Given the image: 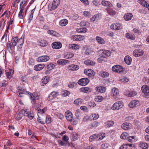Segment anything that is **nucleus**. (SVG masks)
Segmentation results:
<instances>
[{"label": "nucleus", "mask_w": 149, "mask_h": 149, "mask_svg": "<svg viewBox=\"0 0 149 149\" xmlns=\"http://www.w3.org/2000/svg\"><path fill=\"white\" fill-rule=\"evenodd\" d=\"M30 92L26 91L23 88H21L20 89H19V95L21 94H30V99L33 102V103L35 102L34 100L39 99V96L37 92H34L31 94H30Z\"/></svg>", "instance_id": "nucleus-1"}, {"label": "nucleus", "mask_w": 149, "mask_h": 149, "mask_svg": "<svg viewBox=\"0 0 149 149\" xmlns=\"http://www.w3.org/2000/svg\"><path fill=\"white\" fill-rule=\"evenodd\" d=\"M60 3V0H54L52 4L49 5V10H52L56 9L59 5Z\"/></svg>", "instance_id": "nucleus-2"}, {"label": "nucleus", "mask_w": 149, "mask_h": 149, "mask_svg": "<svg viewBox=\"0 0 149 149\" xmlns=\"http://www.w3.org/2000/svg\"><path fill=\"white\" fill-rule=\"evenodd\" d=\"M141 89L144 94V96L147 98H149V87L147 85L142 86Z\"/></svg>", "instance_id": "nucleus-3"}, {"label": "nucleus", "mask_w": 149, "mask_h": 149, "mask_svg": "<svg viewBox=\"0 0 149 149\" xmlns=\"http://www.w3.org/2000/svg\"><path fill=\"white\" fill-rule=\"evenodd\" d=\"M123 105V104L122 102L118 101L113 104L111 107V109L114 110H118L122 108Z\"/></svg>", "instance_id": "nucleus-4"}, {"label": "nucleus", "mask_w": 149, "mask_h": 149, "mask_svg": "<svg viewBox=\"0 0 149 149\" xmlns=\"http://www.w3.org/2000/svg\"><path fill=\"white\" fill-rule=\"evenodd\" d=\"M112 70L113 72H115L120 73L123 71V68L120 65H116L112 67Z\"/></svg>", "instance_id": "nucleus-5"}, {"label": "nucleus", "mask_w": 149, "mask_h": 149, "mask_svg": "<svg viewBox=\"0 0 149 149\" xmlns=\"http://www.w3.org/2000/svg\"><path fill=\"white\" fill-rule=\"evenodd\" d=\"M111 95L114 99H116L119 96V91L118 89L113 88L111 90Z\"/></svg>", "instance_id": "nucleus-6"}, {"label": "nucleus", "mask_w": 149, "mask_h": 149, "mask_svg": "<svg viewBox=\"0 0 149 149\" xmlns=\"http://www.w3.org/2000/svg\"><path fill=\"white\" fill-rule=\"evenodd\" d=\"M144 51L140 49H136L133 52V55L135 57H139L143 55Z\"/></svg>", "instance_id": "nucleus-7"}, {"label": "nucleus", "mask_w": 149, "mask_h": 149, "mask_svg": "<svg viewBox=\"0 0 149 149\" xmlns=\"http://www.w3.org/2000/svg\"><path fill=\"white\" fill-rule=\"evenodd\" d=\"M49 57L47 55L40 56L36 59L37 61L39 62H46L49 60Z\"/></svg>", "instance_id": "nucleus-8"}, {"label": "nucleus", "mask_w": 149, "mask_h": 149, "mask_svg": "<svg viewBox=\"0 0 149 149\" xmlns=\"http://www.w3.org/2000/svg\"><path fill=\"white\" fill-rule=\"evenodd\" d=\"M89 81L88 79L84 78L79 79L78 82V84L81 85L86 86L89 82Z\"/></svg>", "instance_id": "nucleus-9"}, {"label": "nucleus", "mask_w": 149, "mask_h": 149, "mask_svg": "<svg viewBox=\"0 0 149 149\" xmlns=\"http://www.w3.org/2000/svg\"><path fill=\"white\" fill-rule=\"evenodd\" d=\"M140 102L138 100L132 101L129 104V106L130 108H133L138 107L140 105Z\"/></svg>", "instance_id": "nucleus-10"}, {"label": "nucleus", "mask_w": 149, "mask_h": 149, "mask_svg": "<svg viewBox=\"0 0 149 149\" xmlns=\"http://www.w3.org/2000/svg\"><path fill=\"white\" fill-rule=\"evenodd\" d=\"M59 95V93L58 92L55 91H53L49 95L48 97V100H52Z\"/></svg>", "instance_id": "nucleus-11"}, {"label": "nucleus", "mask_w": 149, "mask_h": 149, "mask_svg": "<svg viewBox=\"0 0 149 149\" xmlns=\"http://www.w3.org/2000/svg\"><path fill=\"white\" fill-rule=\"evenodd\" d=\"M111 28L115 30H120L122 29V26L121 24L116 23L111 24Z\"/></svg>", "instance_id": "nucleus-12"}, {"label": "nucleus", "mask_w": 149, "mask_h": 149, "mask_svg": "<svg viewBox=\"0 0 149 149\" xmlns=\"http://www.w3.org/2000/svg\"><path fill=\"white\" fill-rule=\"evenodd\" d=\"M65 116L67 120L71 122L72 121L73 115L72 113L69 111H67L65 113Z\"/></svg>", "instance_id": "nucleus-13"}, {"label": "nucleus", "mask_w": 149, "mask_h": 149, "mask_svg": "<svg viewBox=\"0 0 149 149\" xmlns=\"http://www.w3.org/2000/svg\"><path fill=\"white\" fill-rule=\"evenodd\" d=\"M84 72L85 74L90 77H93L95 75L94 71L91 69H86Z\"/></svg>", "instance_id": "nucleus-14"}, {"label": "nucleus", "mask_w": 149, "mask_h": 149, "mask_svg": "<svg viewBox=\"0 0 149 149\" xmlns=\"http://www.w3.org/2000/svg\"><path fill=\"white\" fill-rule=\"evenodd\" d=\"M101 52V55L104 58H106L111 55V53L109 51L106 50H100Z\"/></svg>", "instance_id": "nucleus-15"}, {"label": "nucleus", "mask_w": 149, "mask_h": 149, "mask_svg": "<svg viewBox=\"0 0 149 149\" xmlns=\"http://www.w3.org/2000/svg\"><path fill=\"white\" fill-rule=\"evenodd\" d=\"M72 39L74 40L80 41L84 40V37L81 35H74L72 37Z\"/></svg>", "instance_id": "nucleus-16"}, {"label": "nucleus", "mask_w": 149, "mask_h": 149, "mask_svg": "<svg viewBox=\"0 0 149 149\" xmlns=\"http://www.w3.org/2000/svg\"><path fill=\"white\" fill-rule=\"evenodd\" d=\"M61 43L58 42H54L52 44V47L55 49H59L60 48L62 47Z\"/></svg>", "instance_id": "nucleus-17"}, {"label": "nucleus", "mask_w": 149, "mask_h": 149, "mask_svg": "<svg viewBox=\"0 0 149 149\" xmlns=\"http://www.w3.org/2000/svg\"><path fill=\"white\" fill-rule=\"evenodd\" d=\"M79 67L78 65L74 64L70 65L68 67L69 70L74 71H77L79 69Z\"/></svg>", "instance_id": "nucleus-18"}, {"label": "nucleus", "mask_w": 149, "mask_h": 149, "mask_svg": "<svg viewBox=\"0 0 149 149\" xmlns=\"http://www.w3.org/2000/svg\"><path fill=\"white\" fill-rule=\"evenodd\" d=\"M45 65L44 64H40L35 65L34 70L36 71H40L42 69L45 67Z\"/></svg>", "instance_id": "nucleus-19"}, {"label": "nucleus", "mask_w": 149, "mask_h": 149, "mask_svg": "<svg viewBox=\"0 0 149 149\" xmlns=\"http://www.w3.org/2000/svg\"><path fill=\"white\" fill-rule=\"evenodd\" d=\"M99 75L103 78H106L109 76V73L107 72L103 71L97 72Z\"/></svg>", "instance_id": "nucleus-20"}, {"label": "nucleus", "mask_w": 149, "mask_h": 149, "mask_svg": "<svg viewBox=\"0 0 149 149\" xmlns=\"http://www.w3.org/2000/svg\"><path fill=\"white\" fill-rule=\"evenodd\" d=\"M69 62V61L64 59H60L58 60L57 61V63L59 65H65L67 63H68Z\"/></svg>", "instance_id": "nucleus-21"}, {"label": "nucleus", "mask_w": 149, "mask_h": 149, "mask_svg": "<svg viewBox=\"0 0 149 149\" xmlns=\"http://www.w3.org/2000/svg\"><path fill=\"white\" fill-rule=\"evenodd\" d=\"M95 39L98 43L99 44L104 45L105 43V41L103 38L100 36H96L95 38Z\"/></svg>", "instance_id": "nucleus-22"}, {"label": "nucleus", "mask_w": 149, "mask_h": 149, "mask_svg": "<svg viewBox=\"0 0 149 149\" xmlns=\"http://www.w3.org/2000/svg\"><path fill=\"white\" fill-rule=\"evenodd\" d=\"M133 17V15L131 13H127L124 16V19L126 21L130 20Z\"/></svg>", "instance_id": "nucleus-23"}, {"label": "nucleus", "mask_w": 149, "mask_h": 149, "mask_svg": "<svg viewBox=\"0 0 149 149\" xmlns=\"http://www.w3.org/2000/svg\"><path fill=\"white\" fill-rule=\"evenodd\" d=\"M106 10L107 13L110 15L114 16L116 14V12L111 8H106Z\"/></svg>", "instance_id": "nucleus-24"}, {"label": "nucleus", "mask_w": 149, "mask_h": 149, "mask_svg": "<svg viewBox=\"0 0 149 149\" xmlns=\"http://www.w3.org/2000/svg\"><path fill=\"white\" fill-rule=\"evenodd\" d=\"M49 77L48 76H45L42 79V83L41 84L42 86H44L47 84L49 81Z\"/></svg>", "instance_id": "nucleus-25"}, {"label": "nucleus", "mask_w": 149, "mask_h": 149, "mask_svg": "<svg viewBox=\"0 0 149 149\" xmlns=\"http://www.w3.org/2000/svg\"><path fill=\"white\" fill-rule=\"evenodd\" d=\"M99 135L97 134H94L90 136L89 138V141L92 142L95 140H99L98 139Z\"/></svg>", "instance_id": "nucleus-26"}, {"label": "nucleus", "mask_w": 149, "mask_h": 149, "mask_svg": "<svg viewBox=\"0 0 149 149\" xmlns=\"http://www.w3.org/2000/svg\"><path fill=\"white\" fill-rule=\"evenodd\" d=\"M28 112L26 110L23 109L19 112V120L21 119L24 116H26L28 115Z\"/></svg>", "instance_id": "nucleus-27"}, {"label": "nucleus", "mask_w": 149, "mask_h": 149, "mask_svg": "<svg viewBox=\"0 0 149 149\" xmlns=\"http://www.w3.org/2000/svg\"><path fill=\"white\" fill-rule=\"evenodd\" d=\"M124 61L127 64L130 65L131 63L132 59L129 56H127L125 57Z\"/></svg>", "instance_id": "nucleus-28"}, {"label": "nucleus", "mask_w": 149, "mask_h": 149, "mask_svg": "<svg viewBox=\"0 0 149 149\" xmlns=\"http://www.w3.org/2000/svg\"><path fill=\"white\" fill-rule=\"evenodd\" d=\"M131 124L127 123H123L121 125V127L123 130H127L130 129V127Z\"/></svg>", "instance_id": "nucleus-29"}, {"label": "nucleus", "mask_w": 149, "mask_h": 149, "mask_svg": "<svg viewBox=\"0 0 149 149\" xmlns=\"http://www.w3.org/2000/svg\"><path fill=\"white\" fill-rule=\"evenodd\" d=\"M68 23V21L65 19L61 20L59 22V25L61 26H66Z\"/></svg>", "instance_id": "nucleus-30"}, {"label": "nucleus", "mask_w": 149, "mask_h": 149, "mask_svg": "<svg viewBox=\"0 0 149 149\" xmlns=\"http://www.w3.org/2000/svg\"><path fill=\"white\" fill-rule=\"evenodd\" d=\"M18 42L19 39L17 36L13 38L11 40V42L12 43V45L13 46H16Z\"/></svg>", "instance_id": "nucleus-31"}, {"label": "nucleus", "mask_w": 149, "mask_h": 149, "mask_svg": "<svg viewBox=\"0 0 149 149\" xmlns=\"http://www.w3.org/2000/svg\"><path fill=\"white\" fill-rule=\"evenodd\" d=\"M125 37L127 38L132 40H134L135 38V37L134 35L130 34L128 33H127L125 34Z\"/></svg>", "instance_id": "nucleus-32"}, {"label": "nucleus", "mask_w": 149, "mask_h": 149, "mask_svg": "<svg viewBox=\"0 0 149 149\" xmlns=\"http://www.w3.org/2000/svg\"><path fill=\"white\" fill-rule=\"evenodd\" d=\"M99 117V116L97 113H94L92 114L89 116L90 120H94L97 119Z\"/></svg>", "instance_id": "nucleus-33"}, {"label": "nucleus", "mask_w": 149, "mask_h": 149, "mask_svg": "<svg viewBox=\"0 0 149 149\" xmlns=\"http://www.w3.org/2000/svg\"><path fill=\"white\" fill-rule=\"evenodd\" d=\"M101 15L100 14H98L95 15L91 18V22H94L95 20H98L100 17Z\"/></svg>", "instance_id": "nucleus-34"}, {"label": "nucleus", "mask_w": 149, "mask_h": 149, "mask_svg": "<svg viewBox=\"0 0 149 149\" xmlns=\"http://www.w3.org/2000/svg\"><path fill=\"white\" fill-rule=\"evenodd\" d=\"M77 32L80 33H84L88 31V29L85 28H79L77 29Z\"/></svg>", "instance_id": "nucleus-35"}, {"label": "nucleus", "mask_w": 149, "mask_h": 149, "mask_svg": "<svg viewBox=\"0 0 149 149\" xmlns=\"http://www.w3.org/2000/svg\"><path fill=\"white\" fill-rule=\"evenodd\" d=\"M78 134L75 133H73L71 134V139L72 141H75L78 138Z\"/></svg>", "instance_id": "nucleus-36"}, {"label": "nucleus", "mask_w": 149, "mask_h": 149, "mask_svg": "<svg viewBox=\"0 0 149 149\" xmlns=\"http://www.w3.org/2000/svg\"><path fill=\"white\" fill-rule=\"evenodd\" d=\"M69 47L71 49H79L80 46L77 44H70Z\"/></svg>", "instance_id": "nucleus-37"}, {"label": "nucleus", "mask_w": 149, "mask_h": 149, "mask_svg": "<svg viewBox=\"0 0 149 149\" xmlns=\"http://www.w3.org/2000/svg\"><path fill=\"white\" fill-rule=\"evenodd\" d=\"M80 90L82 92L88 93L91 91L90 88L87 87L81 88L80 89Z\"/></svg>", "instance_id": "nucleus-38"}, {"label": "nucleus", "mask_w": 149, "mask_h": 149, "mask_svg": "<svg viewBox=\"0 0 149 149\" xmlns=\"http://www.w3.org/2000/svg\"><path fill=\"white\" fill-rule=\"evenodd\" d=\"M102 4L104 6L111 7L112 4L109 2L106 1H102Z\"/></svg>", "instance_id": "nucleus-39"}, {"label": "nucleus", "mask_w": 149, "mask_h": 149, "mask_svg": "<svg viewBox=\"0 0 149 149\" xmlns=\"http://www.w3.org/2000/svg\"><path fill=\"white\" fill-rule=\"evenodd\" d=\"M74 56V54L73 53L68 52L65 55L64 57L65 58L68 59L72 58Z\"/></svg>", "instance_id": "nucleus-40"}, {"label": "nucleus", "mask_w": 149, "mask_h": 149, "mask_svg": "<svg viewBox=\"0 0 149 149\" xmlns=\"http://www.w3.org/2000/svg\"><path fill=\"white\" fill-rule=\"evenodd\" d=\"M106 90V88L102 86H100L97 87V90L101 93H102L105 92Z\"/></svg>", "instance_id": "nucleus-41"}, {"label": "nucleus", "mask_w": 149, "mask_h": 149, "mask_svg": "<svg viewBox=\"0 0 149 149\" xmlns=\"http://www.w3.org/2000/svg\"><path fill=\"white\" fill-rule=\"evenodd\" d=\"M75 115L76 116L77 119H79L81 116H82V113L79 109L77 110L75 112Z\"/></svg>", "instance_id": "nucleus-42"}, {"label": "nucleus", "mask_w": 149, "mask_h": 149, "mask_svg": "<svg viewBox=\"0 0 149 149\" xmlns=\"http://www.w3.org/2000/svg\"><path fill=\"white\" fill-rule=\"evenodd\" d=\"M84 63L85 64L87 65L93 66L95 64L91 60H86Z\"/></svg>", "instance_id": "nucleus-43"}, {"label": "nucleus", "mask_w": 149, "mask_h": 149, "mask_svg": "<svg viewBox=\"0 0 149 149\" xmlns=\"http://www.w3.org/2000/svg\"><path fill=\"white\" fill-rule=\"evenodd\" d=\"M139 2L143 6L147 7L148 6V3L144 0H139Z\"/></svg>", "instance_id": "nucleus-44"}, {"label": "nucleus", "mask_w": 149, "mask_h": 149, "mask_svg": "<svg viewBox=\"0 0 149 149\" xmlns=\"http://www.w3.org/2000/svg\"><path fill=\"white\" fill-rule=\"evenodd\" d=\"M140 147L143 149H147L148 148V144L146 143H143L140 144Z\"/></svg>", "instance_id": "nucleus-45"}, {"label": "nucleus", "mask_w": 149, "mask_h": 149, "mask_svg": "<svg viewBox=\"0 0 149 149\" xmlns=\"http://www.w3.org/2000/svg\"><path fill=\"white\" fill-rule=\"evenodd\" d=\"M103 99L104 98L101 96H97L95 99V101L97 102H102Z\"/></svg>", "instance_id": "nucleus-46"}, {"label": "nucleus", "mask_w": 149, "mask_h": 149, "mask_svg": "<svg viewBox=\"0 0 149 149\" xmlns=\"http://www.w3.org/2000/svg\"><path fill=\"white\" fill-rule=\"evenodd\" d=\"M129 136L128 134L126 132H123L120 136V138L122 139H126Z\"/></svg>", "instance_id": "nucleus-47"}, {"label": "nucleus", "mask_w": 149, "mask_h": 149, "mask_svg": "<svg viewBox=\"0 0 149 149\" xmlns=\"http://www.w3.org/2000/svg\"><path fill=\"white\" fill-rule=\"evenodd\" d=\"M40 45L42 47H45L47 45V42L44 40H41L39 41Z\"/></svg>", "instance_id": "nucleus-48"}, {"label": "nucleus", "mask_w": 149, "mask_h": 149, "mask_svg": "<svg viewBox=\"0 0 149 149\" xmlns=\"http://www.w3.org/2000/svg\"><path fill=\"white\" fill-rule=\"evenodd\" d=\"M82 102V100L80 99H78L75 100L74 102V104L76 105H79L81 104Z\"/></svg>", "instance_id": "nucleus-49"}, {"label": "nucleus", "mask_w": 149, "mask_h": 149, "mask_svg": "<svg viewBox=\"0 0 149 149\" xmlns=\"http://www.w3.org/2000/svg\"><path fill=\"white\" fill-rule=\"evenodd\" d=\"M129 80V79L125 77H121L119 79L120 81L123 82H127Z\"/></svg>", "instance_id": "nucleus-50"}, {"label": "nucleus", "mask_w": 149, "mask_h": 149, "mask_svg": "<svg viewBox=\"0 0 149 149\" xmlns=\"http://www.w3.org/2000/svg\"><path fill=\"white\" fill-rule=\"evenodd\" d=\"M52 119L49 116H46V122L47 123H50L52 122Z\"/></svg>", "instance_id": "nucleus-51"}, {"label": "nucleus", "mask_w": 149, "mask_h": 149, "mask_svg": "<svg viewBox=\"0 0 149 149\" xmlns=\"http://www.w3.org/2000/svg\"><path fill=\"white\" fill-rule=\"evenodd\" d=\"M136 94V93L135 91H133L130 93L129 94L126 95L130 97H132L135 96Z\"/></svg>", "instance_id": "nucleus-52"}, {"label": "nucleus", "mask_w": 149, "mask_h": 149, "mask_svg": "<svg viewBox=\"0 0 149 149\" xmlns=\"http://www.w3.org/2000/svg\"><path fill=\"white\" fill-rule=\"evenodd\" d=\"M35 10V9H33L31 11L30 15L29 17V19L30 21H31L33 19V15Z\"/></svg>", "instance_id": "nucleus-53"}, {"label": "nucleus", "mask_w": 149, "mask_h": 149, "mask_svg": "<svg viewBox=\"0 0 149 149\" xmlns=\"http://www.w3.org/2000/svg\"><path fill=\"white\" fill-rule=\"evenodd\" d=\"M83 13L84 16L86 17H89L91 16L90 13L88 11H84Z\"/></svg>", "instance_id": "nucleus-54"}, {"label": "nucleus", "mask_w": 149, "mask_h": 149, "mask_svg": "<svg viewBox=\"0 0 149 149\" xmlns=\"http://www.w3.org/2000/svg\"><path fill=\"white\" fill-rule=\"evenodd\" d=\"M39 123L42 124H44L45 123L44 120L41 119L40 117L38 116L37 119Z\"/></svg>", "instance_id": "nucleus-55"}, {"label": "nucleus", "mask_w": 149, "mask_h": 149, "mask_svg": "<svg viewBox=\"0 0 149 149\" xmlns=\"http://www.w3.org/2000/svg\"><path fill=\"white\" fill-rule=\"evenodd\" d=\"M70 94V93L69 91L65 90L62 93V95L64 96H66L69 95Z\"/></svg>", "instance_id": "nucleus-56"}, {"label": "nucleus", "mask_w": 149, "mask_h": 149, "mask_svg": "<svg viewBox=\"0 0 149 149\" xmlns=\"http://www.w3.org/2000/svg\"><path fill=\"white\" fill-rule=\"evenodd\" d=\"M109 145L107 143H105L101 145V148L103 149H106L108 148Z\"/></svg>", "instance_id": "nucleus-57"}, {"label": "nucleus", "mask_w": 149, "mask_h": 149, "mask_svg": "<svg viewBox=\"0 0 149 149\" xmlns=\"http://www.w3.org/2000/svg\"><path fill=\"white\" fill-rule=\"evenodd\" d=\"M54 65L52 63H50L47 65V68L51 70L52 69H53L54 67Z\"/></svg>", "instance_id": "nucleus-58"}, {"label": "nucleus", "mask_w": 149, "mask_h": 149, "mask_svg": "<svg viewBox=\"0 0 149 149\" xmlns=\"http://www.w3.org/2000/svg\"><path fill=\"white\" fill-rule=\"evenodd\" d=\"M24 36H22L20 39H19V44L20 45H22L24 43Z\"/></svg>", "instance_id": "nucleus-59"}, {"label": "nucleus", "mask_w": 149, "mask_h": 149, "mask_svg": "<svg viewBox=\"0 0 149 149\" xmlns=\"http://www.w3.org/2000/svg\"><path fill=\"white\" fill-rule=\"evenodd\" d=\"M107 123L108 127H109L113 125L114 123L113 121H107Z\"/></svg>", "instance_id": "nucleus-60"}, {"label": "nucleus", "mask_w": 149, "mask_h": 149, "mask_svg": "<svg viewBox=\"0 0 149 149\" xmlns=\"http://www.w3.org/2000/svg\"><path fill=\"white\" fill-rule=\"evenodd\" d=\"M122 5L120 3H118L116 4V10H120L121 8Z\"/></svg>", "instance_id": "nucleus-61"}, {"label": "nucleus", "mask_w": 149, "mask_h": 149, "mask_svg": "<svg viewBox=\"0 0 149 149\" xmlns=\"http://www.w3.org/2000/svg\"><path fill=\"white\" fill-rule=\"evenodd\" d=\"M45 109L44 108L42 109H40L38 108L37 109V112L38 113H45Z\"/></svg>", "instance_id": "nucleus-62"}, {"label": "nucleus", "mask_w": 149, "mask_h": 149, "mask_svg": "<svg viewBox=\"0 0 149 149\" xmlns=\"http://www.w3.org/2000/svg\"><path fill=\"white\" fill-rule=\"evenodd\" d=\"M92 52H91L89 49H88L86 50L85 53L87 55H89Z\"/></svg>", "instance_id": "nucleus-63"}, {"label": "nucleus", "mask_w": 149, "mask_h": 149, "mask_svg": "<svg viewBox=\"0 0 149 149\" xmlns=\"http://www.w3.org/2000/svg\"><path fill=\"white\" fill-rule=\"evenodd\" d=\"M98 122L97 121L93 122L91 124V125L93 127H97L98 125Z\"/></svg>", "instance_id": "nucleus-64"}]
</instances>
